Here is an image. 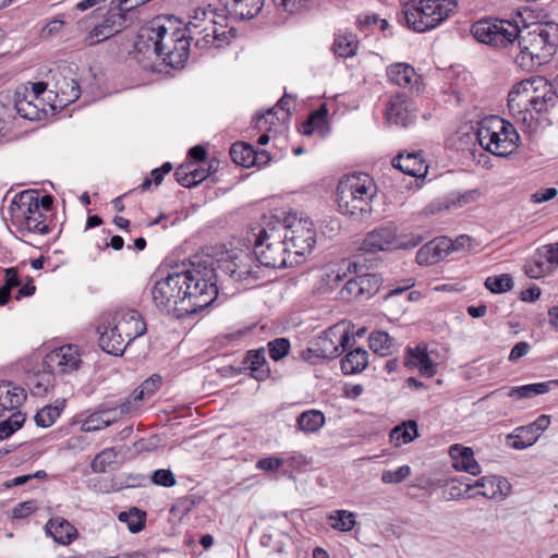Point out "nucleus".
Listing matches in <instances>:
<instances>
[{
	"label": "nucleus",
	"instance_id": "f257e3e1",
	"mask_svg": "<svg viewBox=\"0 0 558 558\" xmlns=\"http://www.w3.org/2000/svg\"><path fill=\"white\" fill-rule=\"evenodd\" d=\"M217 296V274L210 258L193 262L189 269L169 274L157 280L151 288L155 306L177 318L208 307Z\"/></svg>",
	"mask_w": 558,
	"mask_h": 558
},
{
	"label": "nucleus",
	"instance_id": "f03ea898",
	"mask_svg": "<svg viewBox=\"0 0 558 558\" xmlns=\"http://www.w3.org/2000/svg\"><path fill=\"white\" fill-rule=\"evenodd\" d=\"M140 39L146 37L150 44L136 43L135 47L141 52L144 47L162 60L165 64L173 69L183 68L190 56L191 44L187 38V29L175 27L169 32L168 27L154 21L149 28L140 34Z\"/></svg>",
	"mask_w": 558,
	"mask_h": 558
},
{
	"label": "nucleus",
	"instance_id": "7ed1b4c3",
	"mask_svg": "<svg viewBox=\"0 0 558 558\" xmlns=\"http://www.w3.org/2000/svg\"><path fill=\"white\" fill-rule=\"evenodd\" d=\"M558 46V23L536 24L533 29L520 35L515 63L524 71L531 72L547 63L556 53Z\"/></svg>",
	"mask_w": 558,
	"mask_h": 558
},
{
	"label": "nucleus",
	"instance_id": "20e7f679",
	"mask_svg": "<svg viewBox=\"0 0 558 558\" xmlns=\"http://www.w3.org/2000/svg\"><path fill=\"white\" fill-rule=\"evenodd\" d=\"M457 8V0H410L404 3L398 21L416 33L437 27Z\"/></svg>",
	"mask_w": 558,
	"mask_h": 558
},
{
	"label": "nucleus",
	"instance_id": "39448f33",
	"mask_svg": "<svg viewBox=\"0 0 558 558\" xmlns=\"http://www.w3.org/2000/svg\"><path fill=\"white\" fill-rule=\"evenodd\" d=\"M377 193L376 184L366 173H353L340 180L337 203L343 215L364 217L372 213L371 202Z\"/></svg>",
	"mask_w": 558,
	"mask_h": 558
},
{
	"label": "nucleus",
	"instance_id": "423d86ee",
	"mask_svg": "<svg viewBox=\"0 0 558 558\" xmlns=\"http://www.w3.org/2000/svg\"><path fill=\"white\" fill-rule=\"evenodd\" d=\"M476 137L485 150L500 157L512 154L520 141L514 126L498 116L484 119L477 128Z\"/></svg>",
	"mask_w": 558,
	"mask_h": 558
},
{
	"label": "nucleus",
	"instance_id": "0eeeda50",
	"mask_svg": "<svg viewBox=\"0 0 558 558\" xmlns=\"http://www.w3.org/2000/svg\"><path fill=\"white\" fill-rule=\"evenodd\" d=\"M254 255L256 260L267 268L292 267L300 263L291 256L271 218L256 235Z\"/></svg>",
	"mask_w": 558,
	"mask_h": 558
},
{
	"label": "nucleus",
	"instance_id": "6e6552de",
	"mask_svg": "<svg viewBox=\"0 0 558 558\" xmlns=\"http://www.w3.org/2000/svg\"><path fill=\"white\" fill-rule=\"evenodd\" d=\"M280 232L290 254L295 259L311 254L316 244V231L313 221L289 215L284 220L270 217Z\"/></svg>",
	"mask_w": 558,
	"mask_h": 558
},
{
	"label": "nucleus",
	"instance_id": "1a4fd4ad",
	"mask_svg": "<svg viewBox=\"0 0 558 558\" xmlns=\"http://www.w3.org/2000/svg\"><path fill=\"white\" fill-rule=\"evenodd\" d=\"M355 343L350 330L340 325H333L316 336L302 351L304 361L315 364L318 360H331L338 357L342 352L351 349Z\"/></svg>",
	"mask_w": 558,
	"mask_h": 558
},
{
	"label": "nucleus",
	"instance_id": "9d476101",
	"mask_svg": "<svg viewBox=\"0 0 558 558\" xmlns=\"http://www.w3.org/2000/svg\"><path fill=\"white\" fill-rule=\"evenodd\" d=\"M471 32L475 39L495 47H506L519 41V26L508 20L485 19L475 22Z\"/></svg>",
	"mask_w": 558,
	"mask_h": 558
},
{
	"label": "nucleus",
	"instance_id": "9b49d317",
	"mask_svg": "<svg viewBox=\"0 0 558 558\" xmlns=\"http://www.w3.org/2000/svg\"><path fill=\"white\" fill-rule=\"evenodd\" d=\"M77 70L78 66L74 63H63L49 70L50 93L54 94L61 107L76 101L81 96Z\"/></svg>",
	"mask_w": 558,
	"mask_h": 558
},
{
	"label": "nucleus",
	"instance_id": "f8f14e48",
	"mask_svg": "<svg viewBox=\"0 0 558 558\" xmlns=\"http://www.w3.org/2000/svg\"><path fill=\"white\" fill-rule=\"evenodd\" d=\"M538 81H545L541 76L523 80L512 86L508 94V107L513 118L527 126L534 121V116L529 112V106L533 101L538 87Z\"/></svg>",
	"mask_w": 558,
	"mask_h": 558
},
{
	"label": "nucleus",
	"instance_id": "ddd939ff",
	"mask_svg": "<svg viewBox=\"0 0 558 558\" xmlns=\"http://www.w3.org/2000/svg\"><path fill=\"white\" fill-rule=\"evenodd\" d=\"M250 254L235 256L231 259L219 260L216 274L218 271L227 275L233 281L241 283L244 288L255 287L263 279L262 265L256 264Z\"/></svg>",
	"mask_w": 558,
	"mask_h": 558
},
{
	"label": "nucleus",
	"instance_id": "4468645a",
	"mask_svg": "<svg viewBox=\"0 0 558 558\" xmlns=\"http://www.w3.org/2000/svg\"><path fill=\"white\" fill-rule=\"evenodd\" d=\"M102 20L96 24L83 38V45L94 47L114 35L121 33L128 26V16L117 10H107L101 14Z\"/></svg>",
	"mask_w": 558,
	"mask_h": 558
},
{
	"label": "nucleus",
	"instance_id": "2eb2a0df",
	"mask_svg": "<svg viewBox=\"0 0 558 558\" xmlns=\"http://www.w3.org/2000/svg\"><path fill=\"white\" fill-rule=\"evenodd\" d=\"M82 360L78 349L73 344L62 345L45 355L43 369L53 375H66L77 371Z\"/></svg>",
	"mask_w": 558,
	"mask_h": 558
},
{
	"label": "nucleus",
	"instance_id": "dca6fc26",
	"mask_svg": "<svg viewBox=\"0 0 558 558\" xmlns=\"http://www.w3.org/2000/svg\"><path fill=\"white\" fill-rule=\"evenodd\" d=\"M511 490V485L506 477L502 476H483L474 484H466L465 494L468 498L477 495L488 499L504 500Z\"/></svg>",
	"mask_w": 558,
	"mask_h": 558
},
{
	"label": "nucleus",
	"instance_id": "f3484780",
	"mask_svg": "<svg viewBox=\"0 0 558 558\" xmlns=\"http://www.w3.org/2000/svg\"><path fill=\"white\" fill-rule=\"evenodd\" d=\"M116 331H120L125 340L131 343L146 332V324L136 310H120L112 317Z\"/></svg>",
	"mask_w": 558,
	"mask_h": 558
},
{
	"label": "nucleus",
	"instance_id": "a211bd4d",
	"mask_svg": "<svg viewBox=\"0 0 558 558\" xmlns=\"http://www.w3.org/2000/svg\"><path fill=\"white\" fill-rule=\"evenodd\" d=\"M397 228L393 223L383 225L369 231L362 244L361 251L377 253L381 251L396 250Z\"/></svg>",
	"mask_w": 558,
	"mask_h": 558
},
{
	"label": "nucleus",
	"instance_id": "6ab92c4d",
	"mask_svg": "<svg viewBox=\"0 0 558 558\" xmlns=\"http://www.w3.org/2000/svg\"><path fill=\"white\" fill-rule=\"evenodd\" d=\"M389 82L412 93H420L422 89V77L415 69L404 62L393 63L387 68Z\"/></svg>",
	"mask_w": 558,
	"mask_h": 558
},
{
	"label": "nucleus",
	"instance_id": "aec40b11",
	"mask_svg": "<svg viewBox=\"0 0 558 558\" xmlns=\"http://www.w3.org/2000/svg\"><path fill=\"white\" fill-rule=\"evenodd\" d=\"M19 210L22 211L23 223L28 231L39 234L49 233L50 228L46 222L47 213L41 211L36 203L29 201L27 195H20Z\"/></svg>",
	"mask_w": 558,
	"mask_h": 558
},
{
	"label": "nucleus",
	"instance_id": "412c9836",
	"mask_svg": "<svg viewBox=\"0 0 558 558\" xmlns=\"http://www.w3.org/2000/svg\"><path fill=\"white\" fill-rule=\"evenodd\" d=\"M214 13L213 11L198 10L192 20L185 25L187 33L191 36L202 35L205 32V37H196V48L204 50L210 47H215V39L208 23H213Z\"/></svg>",
	"mask_w": 558,
	"mask_h": 558
},
{
	"label": "nucleus",
	"instance_id": "4be33fe9",
	"mask_svg": "<svg viewBox=\"0 0 558 558\" xmlns=\"http://www.w3.org/2000/svg\"><path fill=\"white\" fill-rule=\"evenodd\" d=\"M385 114L388 122L401 126H408L415 120L405 93H398L390 98Z\"/></svg>",
	"mask_w": 558,
	"mask_h": 558
},
{
	"label": "nucleus",
	"instance_id": "5701e85b",
	"mask_svg": "<svg viewBox=\"0 0 558 558\" xmlns=\"http://www.w3.org/2000/svg\"><path fill=\"white\" fill-rule=\"evenodd\" d=\"M10 108H12V120L15 113L26 120H38L45 111L41 101H36L29 96L16 89L14 96L10 95Z\"/></svg>",
	"mask_w": 558,
	"mask_h": 558
},
{
	"label": "nucleus",
	"instance_id": "b1692460",
	"mask_svg": "<svg viewBox=\"0 0 558 558\" xmlns=\"http://www.w3.org/2000/svg\"><path fill=\"white\" fill-rule=\"evenodd\" d=\"M250 376L257 381H265L270 377L269 364L265 356V348L248 350L242 362Z\"/></svg>",
	"mask_w": 558,
	"mask_h": 558
},
{
	"label": "nucleus",
	"instance_id": "393cba45",
	"mask_svg": "<svg viewBox=\"0 0 558 558\" xmlns=\"http://www.w3.org/2000/svg\"><path fill=\"white\" fill-rule=\"evenodd\" d=\"M392 166L401 172L411 177H424L427 173V165L423 158L422 151L399 154L392 160Z\"/></svg>",
	"mask_w": 558,
	"mask_h": 558
},
{
	"label": "nucleus",
	"instance_id": "a878e982",
	"mask_svg": "<svg viewBox=\"0 0 558 558\" xmlns=\"http://www.w3.org/2000/svg\"><path fill=\"white\" fill-rule=\"evenodd\" d=\"M449 453L453 460L452 465L457 471L471 475H478L481 473V466L474 458L472 448L456 444L450 447Z\"/></svg>",
	"mask_w": 558,
	"mask_h": 558
},
{
	"label": "nucleus",
	"instance_id": "bb28decb",
	"mask_svg": "<svg viewBox=\"0 0 558 558\" xmlns=\"http://www.w3.org/2000/svg\"><path fill=\"white\" fill-rule=\"evenodd\" d=\"M538 90L529 106V112L531 114L537 113L543 114L548 112L551 108L555 107L558 95L553 86V83H548L545 81H538Z\"/></svg>",
	"mask_w": 558,
	"mask_h": 558
},
{
	"label": "nucleus",
	"instance_id": "cd10ccee",
	"mask_svg": "<svg viewBox=\"0 0 558 558\" xmlns=\"http://www.w3.org/2000/svg\"><path fill=\"white\" fill-rule=\"evenodd\" d=\"M26 400L25 390L19 386H12L9 381L0 383V418L5 412L16 410Z\"/></svg>",
	"mask_w": 558,
	"mask_h": 558
},
{
	"label": "nucleus",
	"instance_id": "c85d7f7f",
	"mask_svg": "<svg viewBox=\"0 0 558 558\" xmlns=\"http://www.w3.org/2000/svg\"><path fill=\"white\" fill-rule=\"evenodd\" d=\"M99 345L100 348L112 355H122L130 344L120 331H116V325L109 323V326L100 330Z\"/></svg>",
	"mask_w": 558,
	"mask_h": 558
},
{
	"label": "nucleus",
	"instance_id": "c756f323",
	"mask_svg": "<svg viewBox=\"0 0 558 558\" xmlns=\"http://www.w3.org/2000/svg\"><path fill=\"white\" fill-rule=\"evenodd\" d=\"M229 14L240 20H251L257 16L263 7L264 0H219Z\"/></svg>",
	"mask_w": 558,
	"mask_h": 558
},
{
	"label": "nucleus",
	"instance_id": "7c9ffc66",
	"mask_svg": "<svg viewBox=\"0 0 558 558\" xmlns=\"http://www.w3.org/2000/svg\"><path fill=\"white\" fill-rule=\"evenodd\" d=\"M46 532L54 542L66 545L70 544L77 535L76 529L64 518L54 517L46 523Z\"/></svg>",
	"mask_w": 558,
	"mask_h": 558
},
{
	"label": "nucleus",
	"instance_id": "2f4dec72",
	"mask_svg": "<svg viewBox=\"0 0 558 558\" xmlns=\"http://www.w3.org/2000/svg\"><path fill=\"white\" fill-rule=\"evenodd\" d=\"M174 177L180 185L191 189L202 183L208 177V171L196 162H189L179 166Z\"/></svg>",
	"mask_w": 558,
	"mask_h": 558
},
{
	"label": "nucleus",
	"instance_id": "473e14b6",
	"mask_svg": "<svg viewBox=\"0 0 558 558\" xmlns=\"http://www.w3.org/2000/svg\"><path fill=\"white\" fill-rule=\"evenodd\" d=\"M404 366L409 368L418 367L421 374L427 377H433L436 374V366L425 348H408Z\"/></svg>",
	"mask_w": 558,
	"mask_h": 558
},
{
	"label": "nucleus",
	"instance_id": "72a5a7b5",
	"mask_svg": "<svg viewBox=\"0 0 558 558\" xmlns=\"http://www.w3.org/2000/svg\"><path fill=\"white\" fill-rule=\"evenodd\" d=\"M538 438L539 436L535 433L533 427L527 424L519 426L514 428L512 433L508 434L506 442L507 446L512 449L523 450L534 445Z\"/></svg>",
	"mask_w": 558,
	"mask_h": 558
},
{
	"label": "nucleus",
	"instance_id": "f704fd0d",
	"mask_svg": "<svg viewBox=\"0 0 558 558\" xmlns=\"http://www.w3.org/2000/svg\"><path fill=\"white\" fill-rule=\"evenodd\" d=\"M359 40L353 33H338L335 35L332 51L339 58H351L356 54Z\"/></svg>",
	"mask_w": 558,
	"mask_h": 558
},
{
	"label": "nucleus",
	"instance_id": "c9c22d12",
	"mask_svg": "<svg viewBox=\"0 0 558 558\" xmlns=\"http://www.w3.org/2000/svg\"><path fill=\"white\" fill-rule=\"evenodd\" d=\"M368 364V352L365 349L356 348L341 360V369L345 375L362 372Z\"/></svg>",
	"mask_w": 558,
	"mask_h": 558
},
{
	"label": "nucleus",
	"instance_id": "e433bc0d",
	"mask_svg": "<svg viewBox=\"0 0 558 558\" xmlns=\"http://www.w3.org/2000/svg\"><path fill=\"white\" fill-rule=\"evenodd\" d=\"M351 266L354 268V272L357 274L362 299H368L375 294L379 287V280L375 275L362 271L363 266L362 262L360 260V256H357L356 259L349 265V269Z\"/></svg>",
	"mask_w": 558,
	"mask_h": 558
},
{
	"label": "nucleus",
	"instance_id": "4c0bfd02",
	"mask_svg": "<svg viewBox=\"0 0 558 558\" xmlns=\"http://www.w3.org/2000/svg\"><path fill=\"white\" fill-rule=\"evenodd\" d=\"M290 101H291V97L287 94H284L280 99L279 101L277 102V105L269 109L266 114H262V116H257L256 117V125L257 128H262V123L264 122L265 124H274L275 123V119L277 120H286L290 117L291 114V110H290Z\"/></svg>",
	"mask_w": 558,
	"mask_h": 558
},
{
	"label": "nucleus",
	"instance_id": "58836bf2",
	"mask_svg": "<svg viewBox=\"0 0 558 558\" xmlns=\"http://www.w3.org/2000/svg\"><path fill=\"white\" fill-rule=\"evenodd\" d=\"M390 441L395 446L405 445L418 437L417 423L409 420L395 426L389 434Z\"/></svg>",
	"mask_w": 558,
	"mask_h": 558
},
{
	"label": "nucleus",
	"instance_id": "ea45409f",
	"mask_svg": "<svg viewBox=\"0 0 558 558\" xmlns=\"http://www.w3.org/2000/svg\"><path fill=\"white\" fill-rule=\"evenodd\" d=\"M396 341L386 331H372L368 336L369 349L379 356H389L393 352Z\"/></svg>",
	"mask_w": 558,
	"mask_h": 558
},
{
	"label": "nucleus",
	"instance_id": "a19ab883",
	"mask_svg": "<svg viewBox=\"0 0 558 558\" xmlns=\"http://www.w3.org/2000/svg\"><path fill=\"white\" fill-rule=\"evenodd\" d=\"M230 157L234 163L244 168L256 163V150L244 142H236L230 147Z\"/></svg>",
	"mask_w": 558,
	"mask_h": 558
},
{
	"label": "nucleus",
	"instance_id": "79ce46f5",
	"mask_svg": "<svg viewBox=\"0 0 558 558\" xmlns=\"http://www.w3.org/2000/svg\"><path fill=\"white\" fill-rule=\"evenodd\" d=\"M325 424V415L319 410H307L296 418L298 428L305 434L318 432Z\"/></svg>",
	"mask_w": 558,
	"mask_h": 558
},
{
	"label": "nucleus",
	"instance_id": "37998d69",
	"mask_svg": "<svg viewBox=\"0 0 558 558\" xmlns=\"http://www.w3.org/2000/svg\"><path fill=\"white\" fill-rule=\"evenodd\" d=\"M118 519L120 522L126 523L131 533L136 534L145 527L146 512L136 507H132L128 511H121Z\"/></svg>",
	"mask_w": 558,
	"mask_h": 558
},
{
	"label": "nucleus",
	"instance_id": "c03bdc74",
	"mask_svg": "<svg viewBox=\"0 0 558 558\" xmlns=\"http://www.w3.org/2000/svg\"><path fill=\"white\" fill-rule=\"evenodd\" d=\"M546 392H548V384L535 383L520 387H512L507 392V396L512 399H531L535 396L544 395Z\"/></svg>",
	"mask_w": 558,
	"mask_h": 558
},
{
	"label": "nucleus",
	"instance_id": "a18cd8bd",
	"mask_svg": "<svg viewBox=\"0 0 558 558\" xmlns=\"http://www.w3.org/2000/svg\"><path fill=\"white\" fill-rule=\"evenodd\" d=\"M328 522L333 530L341 532L351 531L356 521L353 512L348 510H336L328 515Z\"/></svg>",
	"mask_w": 558,
	"mask_h": 558
},
{
	"label": "nucleus",
	"instance_id": "49530a36",
	"mask_svg": "<svg viewBox=\"0 0 558 558\" xmlns=\"http://www.w3.org/2000/svg\"><path fill=\"white\" fill-rule=\"evenodd\" d=\"M208 26L213 29H209L215 39V48H222L229 45L232 39L236 36V29L233 27H228L227 25H221L217 23L213 19V23H208Z\"/></svg>",
	"mask_w": 558,
	"mask_h": 558
},
{
	"label": "nucleus",
	"instance_id": "de8ad7c7",
	"mask_svg": "<svg viewBox=\"0 0 558 558\" xmlns=\"http://www.w3.org/2000/svg\"><path fill=\"white\" fill-rule=\"evenodd\" d=\"M484 286L492 293L500 294L510 291L513 288V279L509 274L490 276L486 278Z\"/></svg>",
	"mask_w": 558,
	"mask_h": 558
},
{
	"label": "nucleus",
	"instance_id": "09e8293b",
	"mask_svg": "<svg viewBox=\"0 0 558 558\" xmlns=\"http://www.w3.org/2000/svg\"><path fill=\"white\" fill-rule=\"evenodd\" d=\"M117 452L112 448H108L96 454L90 463V468L96 473L107 472L112 464L116 463Z\"/></svg>",
	"mask_w": 558,
	"mask_h": 558
},
{
	"label": "nucleus",
	"instance_id": "8fccbe9b",
	"mask_svg": "<svg viewBox=\"0 0 558 558\" xmlns=\"http://www.w3.org/2000/svg\"><path fill=\"white\" fill-rule=\"evenodd\" d=\"M62 409L57 405H46L41 408L35 415L34 420L37 426L50 427L60 416Z\"/></svg>",
	"mask_w": 558,
	"mask_h": 558
},
{
	"label": "nucleus",
	"instance_id": "3c124183",
	"mask_svg": "<svg viewBox=\"0 0 558 558\" xmlns=\"http://www.w3.org/2000/svg\"><path fill=\"white\" fill-rule=\"evenodd\" d=\"M327 108L323 105L317 110L310 113L307 119L302 124V133L304 135H312L315 128H319L326 122Z\"/></svg>",
	"mask_w": 558,
	"mask_h": 558
},
{
	"label": "nucleus",
	"instance_id": "603ef678",
	"mask_svg": "<svg viewBox=\"0 0 558 558\" xmlns=\"http://www.w3.org/2000/svg\"><path fill=\"white\" fill-rule=\"evenodd\" d=\"M12 108H10V94H0V140L5 135L12 122Z\"/></svg>",
	"mask_w": 558,
	"mask_h": 558
},
{
	"label": "nucleus",
	"instance_id": "864d4df0",
	"mask_svg": "<svg viewBox=\"0 0 558 558\" xmlns=\"http://www.w3.org/2000/svg\"><path fill=\"white\" fill-rule=\"evenodd\" d=\"M24 422L25 415L21 412H14L9 418L0 422V440L9 438L23 426Z\"/></svg>",
	"mask_w": 558,
	"mask_h": 558
},
{
	"label": "nucleus",
	"instance_id": "5fc2aeb1",
	"mask_svg": "<svg viewBox=\"0 0 558 558\" xmlns=\"http://www.w3.org/2000/svg\"><path fill=\"white\" fill-rule=\"evenodd\" d=\"M53 374L43 369V373H38L32 379L31 391L33 395L46 393L50 388L53 387Z\"/></svg>",
	"mask_w": 558,
	"mask_h": 558
},
{
	"label": "nucleus",
	"instance_id": "6e6d98bb",
	"mask_svg": "<svg viewBox=\"0 0 558 558\" xmlns=\"http://www.w3.org/2000/svg\"><path fill=\"white\" fill-rule=\"evenodd\" d=\"M549 270L550 267L544 262V259H541V256H537V252H535L533 258L524 265L526 276L534 279L545 276Z\"/></svg>",
	"mask_w": 558,
	"mask_h": 558
},
{
	"label": "nucleus",
	"instance_id": "4d7b16f0",
	"mask_svg": "<svg viewBox=\"0 0 558 558\" xmlns=\"http://www.w3.org/2000/svg\"><path fill=\"white\" fill-rule=\"evenodd\" d=\"M269 356L274 361H280L290 352V341L287 338H276L267 343Z\"/></svg>",
	"mask_w": 558,
	"mask_h": 558
},
{
	"label": "nucleus",
	"instance_id": "13d9d810",
	"mask_svg": "<svg viewBox=\"0 0 558 558\" xmlns=\"http://www.w3.org/2000/svg\"><path fill=\"white\" fill-rule=\"evenodd\" d=\"M143 390L134 389L123 401L118 405L120 415L130 414L137 410L143 403Z\"/></svg>",
	"mask_w": 558,
	"mask_h": 558
},
{
	"label": "nucleus",
	"instance_id": "bf43d9fd",
	"mask_svg": "<svg viewBox=\"0 0 558 558\" xmlns=\"http://www.w3.org/2000/svg\"><path fill=\"white\" fill-rule=\"evenodd\" d=\"M110 426V421H104V414L100 410L90 413L82 423L83 432H98Z\"/></svg>",
	"mask_w": 558,
	"mask_h": 558
},
{
	"label": "nucleus",
	"instance_id": "052dcab7",
	"mask_svg": "<svg viewBox=\"0 0 558 558\" xmlns=\"http://www.w3.org/2000/svg\"><path fill=\"white\" fill-rule=\"evenodd\" d=\"M411 474L409 465H401L396 470H385L381 474V481L385 484H399L408 478Z\"/></svg>",
	"mask_w": 558,
	"mask_h": 558
},
{
	"label": "nucleus",
	"instance_id": "680f3d73",
	"mask_svg": "<svg viewBox=\"0 0 558 558\" xmlns=\"http://www.w3.org/2000/svg\"><path fill=\"white\" fill-rule=\"evenodd\" d=\"M415 258L418 265H433L441 259L430 241L417 251Z\"/></svg>",
	"mask_w": 558,
	"mask_h": 558
},
{
	"label": "nucleus",
	"instance_id": "e2e57ef3",
	"mask_svg": "<svg viewBox=\"0 0 558 558\" xmlns=\"http://www.w3.org/2000/svg\"><path fill=\"white\" fill-rule=\"evenodd\" d=\"M278 8L291 14L301 13L310 9V0H274Z\"/></svg>",
	"mask_w": 558,
	"mask_h": 558
},
{
	"label": "nucleus",
	"instance_id": "0e129e2a",
	"mask_svg": "<svg viewBox=\"0 0 558 558\" xmlns=\"http://www.w3.org/2000/svg\"><path fill=\"white\" fill-rule=\"evenodd\" d=\"M151 482L162 487H172L177 484L174 474L168 469L156 470L151 475Z\"/></svg>",
	"mask_w": 558,
	"mask_h": 558
},
{
	"label": "nucleus",
	"instance_id": "69168bd1",
	"mask_svg": "<svg viewBox=\"0 0 558 558\" xmlns=\"http://www.w3.org/2000/svg\"><path fill=\"white\" fill-rule=\"evenodd\" d=\"M537 256L550 267L558 264V241L556 243L543 245L536 250Z\"/></svg>",
	"mask_w": 558,
	"mask_h": 558
},
{
	"label": "nucleus",
	"instance_id": "338daca9",
	"mask_svg": "<svg viewBox=\"0 0 558 558\" xmlns=\"http://www.w3.org/2000/svg\"><path fill=\"white\" fill-rule=\"evenodd\" d=\"M162 378L161 376L154 374L146 380H144L136 390H143V399L150 398L161 386Z\"/></svg>",
	"mask_w": 558,
	"mask_h": 558
},
{
	"label": "nucleus",
	"instance_id": "774afa93",
	"mask_svg": "<svg viewBox=\"0 0 558 558\" xmlns=\"http://www.w3.org/2000/svg\"><path fill=\"white\" fill-rule=\"evenodd\" d=\"M424 238L417 233L397 234L396 250H410L420 245Z\"/></svg>",
	"mask_w": 558,
	"mask_h": 558
}]
</instances>
